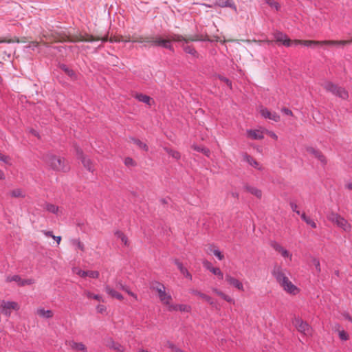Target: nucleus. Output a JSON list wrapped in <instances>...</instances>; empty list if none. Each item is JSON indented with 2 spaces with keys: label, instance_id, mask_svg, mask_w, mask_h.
<instances>
[{
  "label": "nucleus",
  "instance_id": "nucleus-1",
  "mask_svg": "<svg viewBox=\"0 0 352 352\" xmlns=\"http://www.w3.org/2000/svg\"><path fill=\"white\" fill-rule=\"evenodd\" d=\"M43 37L45 38L46 41L49 43L53 42H72L76 43L80 41H87V42H93L96 41L101 40L103 42H106L109 41L111 43H120V42H138L142 43L145 41L142 38L131 39L129 36H122L120 34H114L111 35L109 38L108 35L100 38L99 36H94L93 35L89 34H78L76 35L70 36L65 33V32H53L50 35H45L43 34Z\"/></svg>",
  "mask_w": 352,
  "mask_h": 352
},
{
  "label": "nucleus",
  "instance_id": "nucleus-2",
  "mask_svg": "<svg viewBox=\"0 0 352 352\" xmlns=\"http://www.w3.org/2000/svg\"><path fill=\"white\" fill-rule=\"evenodd\" d=\"M272 274L286 294L290 296H297L300 293V289L290 280L280 266L275 265L272 271Z\"/></svg>",
  "mask_w": 352,
  "mask_h": 352
},
{
  "label": "nucleus",
  "instance_id": "nucleus-3",
  "mask_svg": "<svg viewBox=\"0 0 352 352\" xmlns=\"http://www.w3.org/2000/svg\"><path fill=\"white\" fill-rule=\"evenodd\" d=\"M45 164L56 171H67L69 168L67 161L60 156L53 154H47L45 157Z\"/></svg>",
  "mask_w": 352,
  "mask_h": 352
},
{
  "label": "nucleus",
  "instance_id": "nucleus-4",
  "mask_svg": "<svg viewBox=\"0 0 352 352\" xmlns=\"http://www.w3.org/2000/svg\"><path fill=\"white\" fill-rule=\"evenodd\" d=\"M352 43V38L351 40H341V41H333V40H324V41H312V40H293V45H302L305 46L311 45H344Z\"/></svg>",
  "mask_w": 352,
  "mask_h": 352
},
{
  "label": "nucleus",
  "instance_id": "nucleus-5",
  "mask_svg": "<svg viewBox=\"0 0 352 352\" xmlns=\"http://www.w3.org/2000/svg\"><path fill=\"white\" fill-rule=\"evenodd\" d=\"M153 289L157 292L160 302L166 307L168 311H170L173 302L171 296L166 292V287L164 285L156 283L153 285Z\"/></svg>",
  "mask_w": 352,
  "mask_h": 352
},
{
  "label": "nucleus",
  "instance_id": "nucleus-6",
  "mask_svg": "<svg viewBox=\"0 0 352 352\" xmlns=\"http://www.w3.org/2000/svg\"><path fill=\"white\" fill-rule=\"evenodd\" d=\"M327 218L331 223L336 225L343 231L346 232H350L351 231V223L338 213L331 212L328 215Z\"/></svg>",
  "mask_w": 352,
  "mask_h": 352
},
{
  "label": "nucleus",
  "instance_id": "nucleus-7",
  "mask_svg": "<svg viewBox=\"0 0 352 352\" xmlns=\"http://www.w3.org/2000/svg\"><path fill=\"white\" fill-rule=\"evenodd\" d=\"M292 323L297 331L304 337L311 338L314 333L313 328L300 318H295Z\"/></svg>",
  "mask_w": 352,
  "mask_h": 352
},
{
  "label": "nucleus",
  "instance_id": "nucleus-8",
  "mask_svg": "<svg viewBox=\"0 0 352 352\" xmlns=\"http://www.w3.org/2000/svg\"><path fill=\"white\" fill-rule=\"evenodd\" d=\"M20 309V305L18 302L14 301H0V313L2 314L10 316L12 311H18Z\"/></svg>",
  "mask_w": 352,
  "mask_h": 352
},
{
  "label": "nucleus",
  "instance_id": "nucleus-9",
  "mask_svg": "<svg viewBox=\"0 0 352 352\" xmlns=\"http://www.w3.org/2000/svg\"><path fill=\"white\" fill-rule=\"evenodd\" d=\"M226 283L232 287L236 289L239 292H243L245 291L244 285L240 279L227 274L225 276Z\"/></svg>",
  "mask_w": 352,
  "mask_h": 352
},
{
  "label": "nucleus",
  "instance_id": "nucleus-10",
  "mask_svg": "<svg viewBox=\"0 0 352 352\" xmlns=\"http://www.w3.org/2000/svg\"><path fill=\"white\" fill-rule=\"evenodd\" d=\"M182 39H183V38L182 36L175 34V35L170 36L168 39L157 38L154 41V44L155 45L162 46L165 48L171 49L172 46L170 43V41H182Z\"/></svg>",
  "mask_w": 352,
  "mask_h": 352
},
{
  "label": "nucleus",
  "instance_id": "nucleus-11",
  "mask_svg": "<svg viewBox=\"0 0 352 352\" xmlns=\"http://www.w3.org/2000/svg\"><path fill=\"white\" fill-rule=\"evenodd\" d=\"M271 247L284 258H288L289 261L292 259V254L288 251L285 247L276 241H272Z\"/></svg>",
  "mask_w": 352,
  "mask_h": 352
},
{
  "label": "nucleus",
  "instance_id": "nucleus-12",
  "mask_svg": "<svg viewBox=\"0 0 352 352\" xmlns=\"http://www.w3.org/2000/svg\"><path fill=\"white\" fill-rule=\"evenodd\" d=\"M6 281L8 283L16 282L19 286L30 285L34 283L33 279H22L18 275L9 276L6 278Z\"/></svg>",
  "mask_w": 352,
  "mask_h": 352
},
{
  "label": "nucleus",
  "instance_id": "nucleus-13",
  "mask_svg": "<svg viewBox=\"0 0 352 352\" xmlns=\"http://www.w3.org/2000/svg\"><path fill=\"white\" fill-rule=\"evenodd\" d=\"M274 37L277 42L282 43L283 45L289 47L293 45V41L289 39L288 36L280 32H276L274 34Z\"/></svg>",
  "mask_w": 352,
  "mask_h": 352
},
{
  "label": "nucleus",
  "instance_id": "nucleus-14",
  "mask_svg": "<svg viewBox=\"0 0 352 352\" xmlns=\"http://www.w3.org/2000/svg\"><path fill=\"white\" fill-rule=\"evenodd\" d=\"M264 132L263 129H248L246 131V135L250 140H258L264 138Z\"/></svg>",
  "mask_w": 352,
  "mask_h": 352
},
{
  "label": "nucleus",
  "instance_id": "nucleus-15",
  "mask_svg": "<svg viewBox=\"0 0 352 352\" xmlns=\"http://www.w3.org/2000/svg\"><path fill=\"white\" fill-rule=\"evenodd\" d=\"M260 113L265 118H267L275 122L280 120V116L276 113L272 112L265 107H261L260 109Z\"/></svg>",
  "mask_w": 352,
  "mask_h": 352
},
{
  "label": "nucleus",
  "instance_id": "nucleus-16",
  "mask_svg": "<svg viewBox=\"0 0 352 352\" xmlns=\"http://www.w3.org/2000/svg\"><path fill=\"white\" fill-rule=\"evenodd\" d=\"M206 252L208 254L214 255L219 261H222L224 258V255L219 250V248L214 245H208L206 248Z\"/></svg>",
  "mask_w": 352,
  "mask_h": 352
},
{
  "label": "nucleus",
  "instance_id": "nucleus-17",
  "mask_svg": "<svg viewBox=\"0 0 352 352\" xmlns=\"http://www.w3.org/2000/svg\"><path fill=\"white\" fill-rule=\"evenodd\" d=\"M134 98L139 102H143L148 105V107H151L155 104V100H153V98L146 94H135Z\"/></svg>",
  "mask_w": 352,
  "mask_h": 352
},
{
  "label": "nucleus",
  "instance_id": "nucleus-18",
  "mask_svg": "<svg viewBox=\"0 0 352 352\" xmlns=\"http://www.w3.org/2000/svg\"><path fill=\"white\" fill-rule=\"evenodd\" d=\"M115 238L120 243L123 247H129L130 242L126 235L120 230H117L114 233Z\"/></svg>",
  "mask_w": 352,
  "mask_h": 352
},
{
  "label": "nucleus",
  "instance_id": "nucleus-19",
  "mask_svg": "<svg viewBox=\"0 0 352 352\" xmlns=\"http://www.w3.org/2000/svg\"><path fill=\"white\" fill-rule=\"evenodd\" d=\"M66 345L76 351L85 352L87 350L86 346L82 342H77L74 340L66 341Z\"/></svg>",
  "mask_w": 352,
  "mask_h": 352
},
{
  "label": "nucleus",
  "instance_id": "nucleus-20",
  "mask_svg": "<svg viewBox=\"0 0 352 352\" xmlns=\"http://www.w3.org/2000/svg\"><path fill=\"white\" fill-rule=\"evenodd\" d=\"M306 152L308 155L318 159L321 162H322V163L325 162V157L320 151H318L313 147H307L306 148Z\"/></svg>",
  "mask_w": 352,
  "mask_h": 352
},
{
  "label": "nucleus",
  "instance_id": "nucleus-21",
  "mask_svg": "<svg viewBox=\"0 0 352 352\" xmlns=\"http://www.w3.org/2000/svg\"><path fill=\"white\" fill-rule=\"evenodd\" d=\"M243 161L248 162L250 166L257 170H261L263 168L262 165L259 162L247 153L243 155Z\"/></svg>",
  "mask_w": 352,
  "mask_h": 352
},
{
  "label": "nucleus",
  "instance_id": "nucleus-22",
  "mask_svg": "<svg viewBox=\"0 0 352 352\" xmlns=\"http://www.w3.org/2000/svg\"><path fill=\"white\" fill-rule=\"evenodd\" d=\"M191 311V307L186 304H175L170 307L169 311H180L184 313H189Z\"/></svg>",
  "mask_w": 352,
  "mask_h": 352
},
{
  "label": "nucleus",
  "instance_id": "nucleus-23",
  "mask_svg": "<svg viewBox=\"0 0 352 352\" xmlns=\"http://www.w3.org/2000/svg\"><path fill=\"white\" fill-rule=\"evenodd\" d=\"M214 5L221 8H230L234 12L237 11L236 6L232 0H216Z\"/></svg>",
  "mask_w": 352,
  "mask_h": 352
},
{
  "label": "nucleus",
  "instance_id": "nucleus-24",
  "mask_svg": "<svg viewBox=\"0 0 352 352\" xmlns=\"http://www.w3.org/2000/svg\"><path fill=\"white\" fill-rule=\"evenodd\" d=\"M104 289L106 293L111 298H116L119 300H123V296L110 285H106Z\"/></svg>",
  "mask_w": 352,
  "mask_h": 352
},
{
  "label": "nucleus",
  "instance_id": "nucleus-25",
  "mask_svg": "<svg viewBox=\"0 0 352 352\" xmlns=\"http://www.w3.org/2000/svg\"><path fill=\"white\" fill-rule=\"evenodd\" d=\"M36 314L42 318H51L54 316V313L50 309H45L44 308L39 307L36 311Z\"/></svg>",
  "mask_w": 352,
  "mask_h": 352
},
{
  "label": "nucleus",
  "instance_id": "nucleus-26",
  "mask_svg": "<svg viewBox=\"0 0 352 352\" xmlns=\"http://www.w3.org/2000/svg\"><path fill=\"white\" fill-rule=\"evenodd\" d=\"M245 190L247 192H250V194H252V195L255 196L258 199H261L262 197L263 193L261 190L255 186H247L245 187Z\"/></svg>",
  "mask_w": 352,
  "mask_h": 352
},
{
  "label": "nucleus",
  "instance_id": "nucleus-27",
  "mask_svg": "<svg viewBox=\"0 0 352 352\" xmlns=\"http://www.w3.org/2000/svg\"><path fill=\"white\" fill-rule=\"evenodd\" d=\"M212 292L216 294L217 296H219L223 300H226L228 302H232L233 299L226 294H225L223 292L221 291L220 289L217 288H212Z\"/></svg>",
  "mask_w": 352,
  "mask_h": 352
},
{
  "label": "nucleus",
  "instance_id": "nucleus-28",
  "mask_svg": "<svg viewBox=\"0 0 352 352\" xmlns=\"http://www.w3.org/2000/svg\"><path fill=\"white\" fill-rule=\"evenodd\" d=\"M322 86L323 88L333 94H334L335 91L337 90L338 85L334 84L331 81H325L322 83Z\"/></svg>",
  "mask_w": 352,
  "mask_h": 352
},
{
  "label": "nucleus",
  "instance_id": "nucleus-29",
  "mask_svg": "<svg viewBox=\"0 0 352 352\" xmlns=\"http://www.w3.org/2000/svg\"><path fill=\"white\" fill-rule=\"evenodd\" d=\"M60 68L72 79L76 80L77 76H76V74L75 73V72L73 69L69 68L67 66H66L65 65H61Z\"/></svg>",
  "mask_w": 352,
  "mask_h": 352
},
{
  "label": "nucleus",
  "instance_id": "nucleus-30",
  "mask_svg": "<svg viewBox=\"0 0 352 352\" xmlns=\"http://www.w3.org/2000/svg\"><path fill=\"white\" fill-rule=\"evenodd\" d=\"M80 160H81L83 166L86 168H87L89 170H93L94 165H93L92 161L91 160L90 158L87 157V156H85Z\"/></svg>",
  "mask_w": 352,
  "mask_h": 352
},
{
  "label": "nucleus",
  "instance_id": "nucleus-31",
  "mask_svg": "<svg viewBox=\"0 0 352 352\" xmlns=\"http://www.w3.org/2000/svg\"><path fill=\"white\" fill-rule=\"evenodd\" d=\"M337 90L335 91L334 95L338 96L343 99L348 98V92L342 87L338 86Z\"/></svg>",
  "mask_w": 352,
  "mask_h": 352
},
{
  "label": "nucleus",
  "instance_id": "nucleus-32",
  "mask_svg": "<svg viewBox=\"0 0 352 352\" xmlns=\"http://www.w3.org/2000/svg\"><path fill=\"white\" fill-rule=\"evenodd\" d=\"M301 218L306 222L307 225L310 226L312 228H316L317 226L316 222L312 219L307 217L305 213L302 214Z\"/></svg>",
  "mask_w": 352,
  "mask_h": 352
},
{
  "label": "nucleus",
  "instance_id": "nucleus-33",
  "mask_svg": "<svg viewBox=\"0 0 352 352\" xmlns=\"http://www.w3.org/2000/svg\"><path fill=\"white\" fill-rule=\"evenodd\" d=\"M164 150L170 156L175 160H179L181 157L180 153L177 151H175L166 147L164 148Z\"/></svg>",
  "mask_w": 352,
  "mask_h": 352
},
{
  "label": "nucleus",
  "instance_id": "nucleus-34",
  "mask_svg": "<svg viewBox=\"0 0 352 352\" xmlns=\"http://www.w3.org/2000/svg\"><path fill=\"white\" fill-rule=\"evenodd\" d=\"M212 274L217 276V279L219 280H223V273L221 270V269L218 267H215L214 269H212V271L211 272Z\"/></svg>",
  "mask_w": 352,
  "mask_h": 352
},
{
  "label": "nucleus",
  "instance_id": "nucleus-35",
  "mask_svg": "<svg viewBox=\"0 0 352 352\" xmlns=\"http://www.w3.org/2000/svg\"><path fill=\"white\" fill-rule=\"evenodd\" d=\"M338 337L342 341H346L349 340V334L345 330L338 331Z\"/></svg>",
  "mask_w": 352,
  "mask_h": 352
},
{
  "label": "nucleus",
  "instance_id": "nucleus-36",
  "mask_svg": "<svg viewBox=\"0 0 352 352\" xmlns=\"http://www.w3.org/2000/svg\"><path fill=\"white\" fill-rule=\"evenodd\" d=\"M46 210L52 213L57 214L59 211V208L54 204H49L46 205Z\"/></svg>",
  "mask_w": 352,
  "mask_h": 352
},
{
  "label": "nucleus",
  "instance_id": "nucleus-37",
  "mask_svg": "<svg viewBox=\"0 0 352 352\" xmlns=\"http://www.w3.org/2000/svg\"><path fill=\"white\" fill-rule=\"evenodd\" d=\"M73 272H74L75 274H76V275H78V276H80V277H82V278H85V277H87V271L82 270H81V269H80V268H78V267H74V268L73 269Z\"/></svg>",
  "mask_w": 352,
  "mask_h": 352
},
{
  "label": "nucleus",
  "instance_id": "nucleus-38",
  "mask_svg": "<svg viewBox=\"0 0 352 352\" xmlns=\"http://www.w3.org/2000/svg\"><path fill=\"white\" fill-rule=\"evenodd\" d=\"M74 153L76 157L79 160H81L83 157L85 156L83 153L82 148H80L78 146H74Z\"/></svg>",
  "mask_w": 352,
  "mask_h": 352
},
{
  "label": "nucleus",
  "instance_id": "nucleus-39",
  "mask_svg": "<svg viewBox=\"0 0 352 352\" xmlns=\"http://www.w3.org/2000/svg\"><path fill=\"white\" fill-rule=\"evenodd\" d=\"M87 277L94 279L98 278L100 276L99 272L96 270H87Z\"/></svg>",
  "mask_w": 352,
  "mask_h": 352
},
{
  "label": "nucleus",
  "instance_id": "nucleus-40",
  "mask_svg": "<svg viewBox=\"0 0 352 352\" xmlns=\"http://www.w3.org/2000/svg\"><path fill=\"white\" fill-rule=\"evenodd\" d=\"M197 295L199 298L204 299V300H206L210 305L213 304V300H212V298L210 296H209L208 295H206L205 294L200 293V292L197 293Z\"/></svg>",
  "mask_w": 352,
  "mask_h": 352
},
{
  "label": "nucleus",
  "instance_id": "nucleus-41",
  "mask_svg": "<svg viewBox=\"0 0 352 352\" xmlns=\"http://www.w3.org/2000/svg\"><path fill=\"white\" fill-rule=\"evenodd\" d=\"M87 296L88 298H93V299H95L99 302L100 301H103V299H102V297L98 294H95L94 293H91V292H87Z\"/></svg>",
  "mask_w": 352,
  "mask_h": 352
},
{
  "label": "nucleus",
  "instance_id": "nucleus-42",
  "mask_svg": "<svg viewBox=\"0 0 352 352\" xmlns=\"http://www.w3.org/2000/svg\"><path fill=\"white\" fill-rule=\"evenodd\" d=\"M0 161L8 165H11V159L9 156L5 155L0 153Z\"/></svg>",
  "mask_w": 352,
  "mask_h": 352
},
{
  "label": "nucleus",
  "instance_id": "nucleus-43",
  "mask_svg": "<svg viewBox=\"0 0 352 352\" xmlns=\"http://www.w3.org/2000/svg\"><path fill=\"white\" fill-rule=\"evenodd\" d=\"M267 3L272 7V8H274L276 10H278L280 9V5L278 2L275 1L274 0H267Z\"/></svg>",
  "mask_w": 352,
  "mask_h": 352
},
{
  "label": "nucleus",
  "instance_id": "nucleus-44",
  "mask_svg": "<svg viewBox=\"0 0 352 352\" xmlns=\"http://www.w3.org/2000/svg\"><path fill=\"white\" fill-rule=\"evenodd\" d=\"M203 266L208 270L210 272L212 271V269H214L215 267L208 261H203Z\"/></svg>",
  "mask_w": 352,
  "mask_h": 352
},
{
  "label": "nucleus",
  "instance_id": "nucleus-45",
  "mask_svg": "<svg viewBox=\"0 0 352 352\" xmlns=\"http://www.w3.org/2000/svg\"><path fill=\"white\" fill-rule=\"evenodd\" d=\"M124 162L126 166H134L135 165V161L131 157H126Z\"/></svg>",
  "mask_w": 352,
  "mask_h": 352
},
{
  "label": "nucleus",
  "instance_id": "nucleus-46",
  "mask_svg": "<svg viewBox=\"0 0 352 352\" xmlns=\"http://www.w3.org/2000/svg\"><path fill=\"white\" fill-rule=\"evenodd\" d=\"M111 347L120 352H122L124 350V347L118 343L113 342L112 344L111 345Z\"/></svg>",
  "mask_w": 352,
  "mask_h": 352
},
{
  "label": "nucleus",
  "instance_id": "nucleus-47",
  "mask_svg": "<svg viewBox=\"0 0 352 352\" xmlns=\"http://www.w3.org/2000/svg\"><path fill=\"white\" fill-rule=\"evenodd\" d=\"M312 264L316 267V271L320 272L321 270L320 261L318 258H314L312 261Z\"/></svg>",
  "mask_w": 352,
  "mask_h": 352
},
{
  "label": "nucleus",
  "instance_id": "nucleus-48",
  "mask_svg": "<svg viewBox=\"0 0 352 352\" xmlns=\"http://www.w3.org/2000/svg\"><path fill=\"white\" fill-rule=\"evenodd\" d=\"M180 272L184 276L189 279H191V274L185 267L183 269H182V270H180Z\"/></svg>",
  "mask_w": 352,
  "mask_h": 352
},
{
  "label": "nucleus",
  "instance_id": "nucleus-49",
  "mask_svg": "<svg viewBox=\"0 0 352 352\" xmlns=\"http://www.w3.org/2000/svg\"><path fill=\"white\" fill-rule=\"evenodd\" d=\"M166 346L171 350L172 352H175L177 349H179L173 342H168L166 344Z\"/></svg>",
  "mask_w": 352,
  "mask_h": 352
},
{
  "label": "nucleus",
  "instance_id": "nucleus-50",
  "mask_svg": "<svg viewBox=\"0 0 352 352\" xmlns=\"http://www.w3.org/2000/svg\"><path fill=\"white\" fill-rule=\"evenodd\" d=\"M135 143L141 148L144 149V150H147L148 147L146 146V144L142 142L140 140H135Z\"/></svg>",
  "mask_w": 352,
  "mask_h": 352
},
{
  "label": "nucleus",
  "instance_id": "nucleus-51",
  "mask_svg": "<svg viewBox=\"0 0 352 352\" xmlns=\"http://www.w3.org/2000/svg\"><path fill=\"white\" fill-rule=\"evenodd\" d=\"M115 287L116 289H122L125 291L127 288L126 286H124L121 282H116L115 285Z\"/></svg>",
  "mask_w": 352,
  "mask_h": 352
},
{
  "label": "nucleus",
  "instance_id": "nucleus-52",
  "mask_svg": "<svg viewBox=\"0 0 352 352\" xmlns=\"http://www.w3.org/2000/svg\"><path fill=\"white\" fill-rule=\"evenodd\" d=\"M96 310L98 313L102 314L106 311V307L103 305H99L96 307Z\"/></svg>",
  "mask_w": 352,
  "mask_h": 352
},
{
  "label": "nucleus",
  "instance_id": "nucleus-53",
  "mask_svg": "<svg viewBox=\"0 0 352 352\" xmlns=\"http://www.w3.org/2000/svg\"><path fill=\"white\" fill-rule=\"evenodd\" d=\"M125 292L129 295L131 296L132 298H133V299L135 300H138V296L137 294H135V293H133V292H131V290H129L128 288L126 289Z\"/></svg>",
  "mask_w": 352,
  "mask_h": 352
},
{
  "label": "nucleus",
  "instance_id": "nucleus-54",
  "mask_svg": "<svg viewBox=\"0 0 352 352\" xmlns=\"http://www.w3.org/2000/svg\"><path fill=\"white\" fill-rule=\"evenodd\" d=\"M185 51L187 52V53H189L193 56H195L197 52L196 50L194 49V48H192L190 47H187L185 48Z\"/></svg>",
  "mask_w": 352,
  "mask_h": 352
},
{
  "label": "nucleus",
  "instance_id": "nucleus-55",
  "mask_svg": "<svg viewBox=\"0 0 352 352\" xmlns=\"http://www.w3.org/2000/svg\"><path fill=\"white\" fill-rule=\"evenodd\" d=\"M265 132H266V133H267V134L270 138H272V139H274V140H277L278 137H277V135H276V133H274L273 131H266Z\"/></svg>",
  "mask_w": 352,
  "mask_h": 352
},
{
  "label": "nucleus",
  "instance_id": "nucleus-56",
  "mask_svg": "<svg viewBox=\"0 0 352 352\" xmlns=\"http://www.w3.org/2000/svg\"><path fill=\"white\" fill-rule=\"evenodd\" d=\"M175 264L176 265L177 268L179 270V271L182 270V269H183L184 267L182 263L180 262L178 259L175 260Z\"/></svg>",
  "mask_w": 352,
  "mask_h": 352
},
{
  "label": "nucleus",
  "instance_id": "nucleus-57",
  "mask_svg": "<svg viewBox=\"0 0 352 352\" xmlns=\"http://www.w3.org/2000/svg\"><path fill=\"white\" fill-rule=\"evenodd\" d=\"M201 152L203 153L205 155L209 156L210 154V151L208 148L206 147H201Z\"/></svg>",
  "mask_w": 352,
  "mask_h": 352
},
{
  "label": "nucleus",
  "instance_id": "nucleus-58",
  "mask_svg": "<svg viewBox=\"0 0 352 352\" xmlns=\"http://www.w3.org/2000/svg\"><path fill=\"white\" fill-rule=\"evenodd\" d=\"M282 112H283L285 114L288 115V116H293L292 111L290 109H287V108H283L282 109Z\"/></svg>",
  "mask_w": 352,
  "mask_h": 352
},
{
  "label": "nucleus",
  "instance_id": "nucleus-59",
  "mask_svg": "<svg viewBox=\"0 0 352 352\" xmlns=\"http://www.w3.org/2000/svg\"><path fill=\"white\" fill-rule=\"evenodd\" d=\"M43 232L47 236L55 238V236L53 234L52 232H51V231H43Z\"/></svg>",
  "mask_w": 352,
  "mask_h": 352
},
{
  "label": "nucleus",
  "instance_id": "nucleus-60",
  "mask_svg": "<svg viewBox=\"0 0 352 352\" xmlns=\"http://www.w3.org/2000/svg\"><path fill=\"white\" fill-rule=\"evenodd\" d=\"M12 195L14 197H20L22 196V193L20 190H14L12 192Z\"/></svg>",
  "mask_w": 352,
  "mask_h": 352
},
{
  "label": "nucleus",
  "instance_id": "nucleus-61",
  "mask_svg": "<svg viewBox=\"0 0 352 352\" xmlns=\"http://www.w3.org/2000/svg\"><path fill=\"white\" fill-rule=\"evenodd\" d=\"M344 318L347 320L348 321L351 322L352 323V317L349 314H345L343 315Z\"/></svg>",
  "mask_w": 352,
  "mask_h": 352
},
{
  "label": "nucleus",
  "instance_id": "nucleus-62",
  "mask_svg": "<svg viewBox=\"0 0 352 352\" xmlns=\"http://www.w3.org/2000/svg\"><path fill=\"white\" fill-rule=\"evenodd\" d=\"M201 147H202V146H196V145H193V146H192V148H193L195 151H199V152H201Z\"/></svg>",
  "mask_w": 352,
  "mask_h": 352
},
{
  "label": "nucleus",
  "instance_id": "nucleus-63",
  "mask_svg": "<svg viewBox=\"0 0 352 352\" xmlns=\"http://www.w3.org/2000/svg\"><path fill=\"white\" fill-rule=\"evenodd\" d=\"M292 208L293 211L297 212L298 214H300V212L298 210H297V206L296 204H292Z\"/></svg>",
  "mask_w": 352,
  "mask_h": 352
},
{
  "label": "nucleus",
  "instance_id": "nucleus-64",
  "mask_svg": "<svg viewBox=\"0 0 352 352\" xmlns=\"http://www.w3.org/2000/svg\"><path fill=\"white\" fill-rule=\"evenodd\" d=\"M38 42L33 41L30 44V47H37L38 45Z\"/></svg>",
  "mask_w": 352,
  "mask_h": 352
}]
</instances>
